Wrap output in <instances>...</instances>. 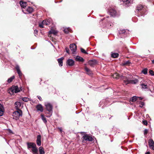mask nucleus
<instances>
[{
    "label": "nucleus",
    "instance_id": "de8ad7c7",
    "mask_svg": "<svg viewBox=\"0 0 154 154\" xmlns=\"http://www.w3.org/2000/svg\"><path fill=\"white\" fill-rule=\"evenodd\" d=\"M109 25H110V26H111V25L110 24V23H108V24H107L106 26L108 27H109Z\"/></svg>",
    "mask_w": 154,
    "mask_h": 154
},
{
    "label": "nucleus",
    "instance_id": "4be33fe9",
    "mask_svg": "<svg viewBox=\"0 0 154 154\" xmlns=\"http://www.w3.org/2000/svg\"><path fill=\"white\" fill-rule=\"evenodd\" d=\"M63 59L64 58L63 57H61L57 59L58 63L60 66H63Z\"/></svg>",
    "mask_w": 154,
    "mask_h": 154
},
{
    "label": "nucleus",
    "instance_id": "9b49d317",
    "mask_svg": "<svg viewBox=\"0 0 154 154\" xmlns=\"http://www.w3.org/2000/svg\"><path fill=\"white\" fill-rule=\"evenodd\" d=\"M97 63V62L95 60H89L88 62V64L91 66H93L96 65Z\"/></svg>",
    "mask_w": 154,
    "mask_h": 154
},
{
    "label": "nucleus",
    "instance_id": "2eb2a0df",
    "mask_svg": "<svg viewBox=\"0 0 154 154\" xmlns=\"http://www.w3.org/2000/svg\"><path fill=\"white\" fill-rule=\"evenodd\" d=\"M36 108L37 109V110L38 111H40L41 112H42L43 110V107L41 104H39L38 105H37Z\"/></svg>",
    "mask_w": 154,
    "mask_h": 154
},
{
    "label": "nucleus",
    "instance_id": "6e6552de",
    "mask_svg": "<svg viewBox=\"0 0 154 154\" xmlns=\"http://www.w3.org/2000/svg\"><path fill=\"white\" fill-rule=\"evenodd\" d=\"M83 139V142H84L85 140L88 141H92L93 140V138L91 136L87 134L84 135L82 137Z\"/></svg>",
    "mask_w": 154,
    "mask_h": 154
},
{
    "label": "nucleus",
    "instance_id": "c9c22d12",
    "mask_svg": "<svg viewBox=\"0 0 154 154\" xmlns=\"http://www.w3.org/2000/svg\"><path fill=\"white\" fill-rule=\"evenodd\" d=\"M125 29L121 30L119 31V33L120 34H123L125 33Z\"/></svg>",
    "mask_w": 154,
    "mask_h": 154
},
{
    "label": "nucleus",
    "instance_id": "4468645a",
    "mask_svg": "<svg viewBox=\"0 0 154 154\" xmlns=\"http://www.w3.org/2000/svg\"><path fill=\"white\" fill-rule=\"evenodd\" d=\"M70 48L73 52H74L76 50V46L74 44H71L70 45Z\"/></svg>",
    "mask_w": 154,
    "mask_h": 154
},
{
    "label": "nucleus",
    "instance_id": "9d476101",
    "mask_svg": "<svg viewBox=\"0 0 154 154\" xmlns=\"http://www.w3.org/2000/svg\"><path fill=\"white\" fill-rule=\"evenodd\" d=\"M75 64L74 61L72 59H68L67 60L66 64L69 66H73Z\"/></svg>",
    "mask_w": 154,
    "mask_h": 154
},
{
    "label": "nucleus",
    "instance_id": "aec40b11",
    "mask_svg": "<svg viewBox=\"0 0 154 154\" xmlns=\"http://www.w3.org/2000/svg\"><path fill=\"white\" fill-rule=\"evenodd\" d=\"M75 60L76 61L79 62H83L84 61V59L82 57L78 56H77L75 58Z\"/></svg>",
    "mask_w": 154,
    "mask_h": 154
},
{
    "label": "nucleus",
    "instance_id": "f3484780",
    "mask_svg": "<svg viewBox=\"0 0 154 154\" xmlns=\"http://www.w3.org/2000/svg\"><path fill=\"white\" fill-rule=\"evenodd\" d=\"M20 5L22 9L25 8L27 5L26 2L21 1L20 2Z\"/></svg>",
    "mask_w": 154,
    "mask_h": 154
},
{
    "label": "nucleus",
    "instance_id": "f257e3e1",
    "mask_svg": "<svg viewBox=\"0 0 154 154\" xmlns=\"http://www.w3.org/2000/svg\"><path fill=\"white\" fill-rule=\"evenodd\" d=\"M123 80L125 85L128 84H135L138 82V80L137 79L133 78L132 79H131L132 78L131 75H127L125 76H123Z\"/></svg>",
    "mask_w": 154,
    "mask_h": 154
},
{
    "label": "nucleus",
    "instance_id": "603ef678",
    "mask_svg": "<svg viewBox=\"0 0 154 154\" xmlns=\"http://www.w3.org/2000/svg\"><path fill=\"white\" fill-rule=\"evenodd\" d=\"M152 63H154V60H152Z\"/></svg>",
    "mask_w": 154,
    "mask_h": 154
},
{
    "label": "nucleus",
    "instance_id": "f8f14e48",
    "mask_svg": "<svg viewBox=\"0 0 154 154\" xmlns=\"http://www.w3.org/2000/svg\"><path fill=\"white\" fill-rule=\"evenodd\" d=\"M41 135H38L37 137V139L36 140V143L37 145L39 146L41 145Z\"/></svg>",
    "mask_w": 154,
    "mask_h": 154
},
{
    "label": "nucleus",
    "instance_id": "ddd939ff",
    "mask_svg": "<svg viewBox=\"0 0 154 154\" xmlns=\"http://www.w3.org/2000/svg\"><path fill=\"white\" fill-rule=\"evenodd\" d=\"M149 145L150 148L154 149V142L152 139H149Z\"/></svg>",
    "mask_w": 154,
    "mask_h": 154
},
{
    "label": "nucleus",
    "instance_id": "412c9836",
    "mask_svg": "<svg viewBox=\"0 0 154 154\" xmlns=\"http://www.w3.org/2000/svg\"><path fill=\"white\" fill-rule=\"evenodd\" d=\"M16 69L17 70V72L20 77L22 75V73L20 69L19 66H16Z\"/></svg>",
    "mask_w": 154,
    "mask_h": 154
},
{
    "label": "nucleus",
    "instance_id": "cd10ccee",
    "mask_svg": "<svg viewBox=\"0 0 154 154\" xmlns=\"http://www.w3.org/2000/svg\"><path fill=\"white\" fill-rule=\"evenodd\" d=\"M39 150L40 154H44L45 152L44 149L42 147H40L39 148Z\"/></svg>",
    "mask_w": 154,
    "mask_h": 154
},
{
    "label": "nucleus",
    "instance_id": "f03ea898",
    "mask_svg": "<svg viewBox=\"0 0 154 154\" xmlns=\"http://www.w3.org/2000/svg\"><path fill=\"white\" fill-rule=\"evenodd\" d=\"M27 148L30 149H31L30 151L32 152L33 154H37L38 152V149L36 147V144L32 142H28L27 143Z\"/></svg>",
    "mask_w": 154,
    "mask_h": 154
},
{
    "label": "nucleus",
    "instance_id": "e433bc0d",
    "mask_svg": "<svg viewBox=\"0 0 154 154\" xmlns=\"http://www.w3.org/2000/svg\"><path fill=\"white\" fill-rule=\"evenodd\" d=\"M81 51L82 52L84 53V54H88V53L85 50L82 48H81Z\"/></svg>",
    "mask_w": 154,
    "mask_h": 154
},
{
    "label": "nucleus",
    "instance_id": "6ab92c4d",
    "mask_svg": "<svg viewBox=\"0 0 154 154\" xmlns=\"http://www.w3.org/2000/svg\"><path fill=\"white\" fill-rule=\"evenodd\" d=\"M51 19H48L47 20H44L42 21V23L44 25H49L51 22Z\"/></svg>",
    "mask_w": 154,
    "mask_h": 154
},
{
    "label": "nucleus",
    "instance_id": "c03bdc74",
    "mask_svg": "<svg viewBox=\"0 0 154 154\" xmlns=\"http://www.w3.org/2000/svg\"><path fill=\"white\" fill-rule=\"evenodd\" d=\"M0 110H4L3 107V106L1 104H0Z\"/></svg>",
    "mask_w": 154,
    "mask_h": 154
},
{
    "label": "nucleus",
    "instance_id": "c756f323",
    "mask_svg": "<svg viewBox=\"0 0 154 154\" xmlns=\"http://www.w3.org/2000/svg\"><path fill=\"white\" fill-rule=\"evenodd\" d=\"M15 77L14 76H13L12 77H11L9 78L8 80H7V82L8 83H11L12 82V81H13V80L14 79Z\"/></svg>",
    "mask_w": 154,
    "mask_h": 154
},
{
    "label": "nucleus",
    "instance_id": "7c9ffc66",
    "mask_svg": "<svg viewBox=\"0 0 154 154\" xmlns=\"http://www.w3.org/2000/svg\"><path fill=\"white\" fill-rule=\"evenodd\" d=\"M119 56V54L117 53H112L111 54V57L113 58H116Z\"/></svg>",
    "mask_w": 154,
    "mask_h": 154
},
{
    "label": "nucleus",
    "instance_id": "1a4fd4ad",
    "mask_svg": "<svg viewBox=\"0 0 154 154\" xmlns=\"http://www.w3.org/2000/svg\"><path fill=\"white\" fill-rule=\"evenodd\" d=\"M33 11V9L30 7H28L26 10H22L23 12L25 14L31 13Z\"/></svg>",
    "mask_w": 154,
    "mask_h": 154
},
{
    "label": "nucleus",
    "instance_id": "a19ab883",
    "mask_svg": "<svg viewBox=\"0 0 154 154\" xmlns=\"http://www.w3.org/2000/svg\"><path fill=\"white\" fill-rule=\"evenodd\" d=\"M143 124L145 125H147V121L143 120Z\"/></svg>",
    "mask_w": 154,
    "mask_h": 154
},
{
    "label": "nucleus",
    "instance_id": "8fccbe9b",
    "mask_svg": "<svg viewBox=\"0 0 154 154\" xmlns=\"http://www.w3.org/2000/svg\"><path fill=\"white\" fill-rule=\"evenodd\" d=\"M58 128L60 130L61 132H62V129L61 128Z\"/></svg>",
    "mask_w": 154,
    "mask_h": 154
},
{
    "label": "nucleus",
    "instance_id": "a211bd4d",
    "mask_svg": "<svg viewBox=\"0 0 154 154\" xmlns=\"http://www.w3.org/2000/svg\"><path fill=\"white\" fill-rule=\"evenodd\" d=\"M15 107L17 110L20 109H19L21 106V103L19 102H17L14 104Z\"/></svg>",
    "mask_w": 154,
    "mask_h": 154
},
{
    "label": "nucleus",
    "instance_id": "dca6fc26",
    "mask_svg": "<svg viewBox=\"0 0 154 154\" xmlns=\"http://www.w3.org/2000/svg\"><path fill=\"white\" fill-rule=\"evenodd\" d=\"M123 76H124L122 75L120 76V75L117 73H115L114 74H113L112 76V77L116 79H118L119 78H121L123 79Z\"/></svg>",
    "mask_w": 154,
    "mask_h": 154
},
{
    "label": "nucleus",
    "instance_id": "c85d7f7f",
    "mask_svg": "<svg viewBox=\"0 0 154 154\" xmlns=\"http://www.w3.org/2000/svg\"><path fill=\"white\" fill-rule=\"evenodd\" d=\"M64 32L66 34H67L69 32H71V30L69 28H65L64 30Z\"/></svg>",
    "mask_w": 154,
    "mask_h": 154
},
{
    "label": "nucleus",
    "instance_id": "4c0bfd02",
    "mask_svg": "<svg viewBox=\"0 0 154 154\" xmlns=\"http://www.w3.org/2000/svg\"><path fill=\"white\" fill-rule=\"evenodd\" d=\"M149 72L151 75H154V72L153 70H150Z\"/></svg>",
    "mask_w": 154,
    "mask_h": 154
},
{
    "label": "nucleus",
    "instance_id": "b1692460",
    "mask_svg": "<svg viewBox=\"0 0 154 154\" xmlns=\"http://www.w3.org/2000/svg\"><path fill=\"white\" fill-rule=\"evenodd\" d=\"M85 69L87 72V73L89 75H91L92 74V72L90 70V69H88L87 67H85Z\"/></svg>",
    "mask_w": 154,
    "mask_h": 154
},
{
    "label": "nucleus",
    "instance_id": "20e7f679",
    "mask_svg": "<svg viewBox=\"0 0 154 154\" xmlns=\"http://www.w3.org/2000/svg\"><path fill=\"white\" fill-rule=\"evenodd\" d=\"M21 89L19 88L17 86L13 85L10 89L8 90V92L11 95H12L14 93H17L20 91Z\"/></svg>",
    "mask_w": 154,
    "mask_h": 154
},
{
    "label": "nucleus",
    "instance_id": "0eeeda50",
    "mask_svg": "<svg viewBox=\"0 0 154 154\" xmlns=\"http://www.w3.org/2000/svg\"><path fill=\"white\" fill-rule=\"evenodd\" d=\"M109 12L111 16L115 17L117 15V12L115 8L110 7L109 10Z\"/></svg>",
    "mask_w": 154,
    "mask_h": 154
},
{
    "label": "nucleus",
    "instance_id": "a878e982",
    "mask_svg": "<svg viewBox=\"0 0 154 154\" xmlns=\"http://www.w3.org/2000/svg\"><path fill=\"white\" fill-rule=\"evenodd\" d=\"M142 88L144 91H146L148 89V85L145 84H143L141 85Z\"/></svg>",
    "mask_w": 154,
    "mask_h": 154
},
{
    "label": "nucleus",
    "instance_id": "58836bf2",
    "mask_svg": "<svg viewBox=\"0 0 154 154\" xmlns=\"http://www.w3.org/2000/svg\"><path fill=\"white\" fill-rule=\"evenodd\" d=\"M4 110H0V116H2L4 114Z\"/></svg>",
    "mask_w": 154,
    "mask_h": 154
},
{
    "label": "nucleus",
    "instance_id": "a18cd8bd",
    "mask_svg": "<svg viewBox=\"0 0 154 154\" xmlns=\"http://www.w3.org/2000/svg\"><path fill=\"white\" fill-rule=\"evenodd\" d=\"M66 52L68 53V54H69V49L68 48H66Z\"/></svg>",
    "mask_w": 154,
    "mask_h": 154
},
{
    "label": "nucleus",
    "instance_id": "393cba45",
    "mask_svg": "<svg viewBox=\"0 0 154 154\" xmlns=\"http://www.w3.org/2000/svg\"><path fill=\"white\" fill-rule=\"evenodd\" d=\"M139 98V99L140 100H141L142 99L141 97H137L136 96H134L132 97L131 98L130 100L132 102H134L137 100V98Z\"/></svg>",
    "mask_w": 154,
    "mask_h": 154
},
{
    "label": "nucleus",
    "instance_id": "39448f33",
    "mask_svg": "<svg viewBox=\"0 0 154 154\" xmlns=\"http://www.w3.org/2000/svg\"><path fill=\"white\" fill-rule=\"evenodd\" d=\"M146 9L141 5H138L136 9V11L140 12L142 16H143L144 15L146 14Z\"/></svg>",
    "mask_w": 154,
    "mask_h": 154
},
{
    "label": "nucleus",
    "instance_id": "bb28decb",
    "mask_svg": "<svg viewBox=\"0 0 154 154\" xmlns=\"http://www.w3.org/2000/svg\"><path fill=\"white\" fill-rule=\"evenodd\" d=\"M57 33V32L54 29H51L49 31L48 34L49 35H50L53 34L54 35H56Z\"/></svg>",
    "mask_w": 154,
    "mask_h": 154
},
{
    "label": "nucleus",
    "instance_id": "473e14b6",
    "mask_svg": "<svg viewBox=\"0 0 154 154\" xmlns=\"http://www.w3.org/2000/svg\"><path fill=\"white\" fill-rule=\"evenodd\" d=\"M131 63L129 60L125 61L123 63V65H129Z\"/></svg>",
    "mask_w": 154,
    "mask_h": 154
},
{
    "label": "nucleus",
    "instance_id": "49530a36",
    "mask_svg": "<svg viewBox=\"0 0 154 154\" xmlns=\"http://www.w3.org/2000/svg\"><path fill=\"white\" fill-rule=\"evenodd\" d=\"M148 132V130L147 129H145V130H144V134H146Z\"/></svg>",
    "mask_w": 154,
    "mask_h": 154
},
{
    "label": "nucleus",
    "instance_id": "ea45409f",
    "mask_svg": "<svg viewBox=\"0 0 154 154\" xmlns=\"http://www.w3.org/2000/svg\"><path fill=\"white\" fill-rule=\"evenodd\" d=\"M144 103L143 102H141L140 103V105L139 106L141 107H142L144 105Z\"/></svg>",
    "mask_w": 154,
    "mask_h": 154
},
{
    "label": "nucleus",
    "instance_id": "864d4df0",
    "mask_svg": "<svg viewBox=\"0 0 154 154\" xmlns=\"http://www.w3.org/2000/svg\"><path fill=\"white\" fill-rule=\"evenodd\" d=\"M105 20V18L103 19V20Z\"/></svg>",
    "mask_w": 154,
    "mask_h": 154
},
{
    "label": "nucleus",
    "instance_id": "5701e85b",
    "mask_svg": "<svg viewBox=\"0 0 154 154\" xmlns=\"http://www.w3.org/2000/svg\"><path fill=\"white\" fill-rule=\"evenodd\" d=\"M122 1L126 4L129 5L132 2L133 0H122Z\"/></svg>",
    "mask_w": 154,
    "mask_h": 154
},
{
    "label": "nucleus",
    "instance_id": "423d86ee",
    "mask_svg": "<svg viewBox=\"0 0 154 154\" xmlns=\"http://www.w3.org/2000/svg\"><path fill=\"white\" fill-rule=\"evenodd\" d=\"M13 118L16 120L18 119L20 116H22V112L20 109L17 110L14 112L12 115Z\"/></svg>",
    "mask_w": 154,
    "mask_h": 154
},
{
    "label": "nucleus",
    "instance_id": "f704fd0d",
    "mask_svg": "<svg viewBox=\"0 0 154 154\" xmlns=\"http://www.w3.org/2000/svg\"><path fill=\"white\" fill-rule=\"evenodd\" d=\"M22 100L24 102H27L29 100V99L28 98L24 97L22 98Z\"/></svg>",
    "mask_w": 154,
    "mask_h": 154
},
{
    "label": "nucleus",
    "instance_id": "3c124183",
    "mask_svg": "<svg viewBox=\"0 0 154 154\" xmlns=\"http://www.w3.org/2000/svg\"><path fill=\"white\" fill-rule=\"evenodd\" d=\"M150 152H146L145 154H150Z\"/></svg>",
    "mask_w": 154,
    "mask_h": 154
},
{
    "label": "nucleus",
    "instance_id": "09e8293b",
    "mask_svg": "<svg viewBox=\"0 0 154 154\" xmlns=\"http://www.w3.org/2000/svg\"><path fill=\"white\" fill-rule=\"evenodd\" d=\"M38 98L40 100H42V98L40 96H37Z\"/></svg>",
    "mask_w": 154,
    "mask_h": 154
},
{
    "label": "nucleus",
    "instance_id": "79ce46f5",
    "mask_svg": "<svg viewBox=\"0 0 154 154\" xmlns=\"http://www.w3.org/2000/svg\"><path fill=\"white\" fill-rule=\"evenodd\" d=\"M38 33V31L37 30H34V34L35 35V36H36V35H37Z\"/></svg>",
    "mask_w": 154,
    "mask_h": 154
},
{
    "label": "nucleus",
    "instance_id": "37998d69",
    "mask_svg": "<svg viewBox=\"0 0 154 154\" xmlns=\"http://www.w3.org/2000/svg\"><path fill=\"white\" fill-rule=\"evenodd\" d=\"M43 25H44V24L43 23H42H42L39 24V27H40L41 28H43Z\"/></svg>",
    "mask_w": 154,
    "mask_h": 154
},
{
    "label": "nucleus",
    "instance_id": "7ed1b4c3",
    "mask_svg": "<svg viewBox=\"0 0 154 154\" xmlns=\"http://www.w3.org/2000/svg\"><path fill=\"white\" fill-rule=\"evenodd\" d=\"M45 105L46 107L47 110L49 112L48 113H45L46 115V116L47 117H49L51 116L52 114L53 106L50 103L48 102L45 103Z\"/></svg>",
    "mask_w": 154,
    "mask_h": 154
},
{
    "label": "nucleus",
    "instance_id": "72a5a7b5",
    "mask_svg": "<svg viewBox=\"0 0 154 154\" xmlns=\"http://www.w3.org/2000/svg\"><path fill=\"white\" fill-rule=\"evenodd\" d=\"M142 72L144 74H146L147 73V69L146 68L144 69L142 71Z\"/></svg>",
    "mask_w": 154,
    "mask_h": 154
},
{
    "label": "nucleus",
    "instance_id": "2f4dec72",
    "mask_svg": "<svg viewBox=\"0 0 154 154\" xmlns=\"http://www.w3.org/2000/svg\"><path fill=\"white\" fill-rule=\"evenodd\" d=\"M41 117L42 119V120L43 122L45 124L47 122V120H46V119L45 117L44 116V115L43 114L41 115Z\"/></svg>",
    "mask_w": 154,
    "mask_h": 154
}]
</instances>
